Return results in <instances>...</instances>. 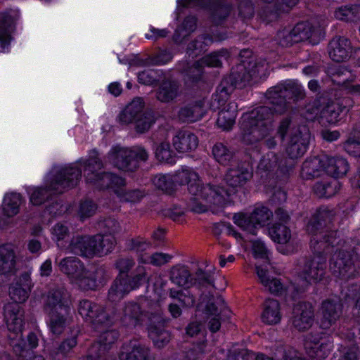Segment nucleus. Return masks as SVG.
Returning <instances> with one entry per match:
<instances>
[{
    "mask_svg": "<svg viewBox=\"0 0 360 360\" xmlns=\"http://www.w3.org/2000/svg\"><path fill=\"white\" fill-rule=\"evenodd\" d=\"M50 316V328L56 335H60L68 324V309L47 312Z\"/></svg>",
    "mask_w": 360,
    "mask_h": 360,
    "instance_id": "nucleus-49",
    "label": "nucleus"
},
{
    "mask_svg": "<svg viewBox=\"0 0 360 360\" xmlns=\"http://www.w3.org/2000/svg\"><path fill=\"white\" fill-rule=\"evenodd\" d=\"M115 193L120 198L121 201L129 202H136L144 196V192L139 189L125 191L120 188L115 190Z\"/></svg>",
    "mask_w": 360,
    "mask_h": 360,
    "instance_id": "nucleus-64",
    "label": "nucleus"
},
{
    "mask_svg": "<svg viewBox=\"0 0 360 360\" xmlns=\"http://www.w3.org/2000/svg\"><path fill=\"white\" fill-rule=\"evenodd\" d=\"M212 41V37L209 34H200L188 44L186 52L195 56L202 54Z\"/></svg>",
    "mask_w": 360,
    "mask_h": 360,
    "instance_id": "nucleus-48",
    "label": "nucleus"
},
{
    "mask_svg": "<svg viewBox=\"0 0 360 360\" xmlns=\"http://www.w3.org/2000/svg\"><path fill=\"white\" fill-rule=\"evenodd\" d=\"M335 17L340 20L356 21L360 20V5L342 6L335 11Z\"/></svg>",
    "mask_w": 360,
    "mask_h": 360,
    "instance_id": "nucleus-52",
    "label": "nucleus"
},
{
    "mask_svg": "<svg viewBox=\"0 0 360 360\" xmlns=\"http://www.w3.org/2000/svg\"><path fill=\"white\" fill-rule=\"evenodd\" d=\"M120 324L128 329H134L144 324V310L134 302L124 304L119 316Z\"/></svg>",
    "mask_w": 360,
    "mask_h": 360,
    "instance_id": "nucleus-17",
    "label": "nucleus"
},
{
    "mask_svg": "<svg viewBox=\"0 0 360 360\" xmlns=\"http://www.w3.org/2000/svg\"><path fill=\"white\" fill-rule=\"evenodd\" d=\"M170 321V319L164 316L162 309L158 303L153 304V307L144 310V323L148 332L164 328Z\"/></svg>",
    "mask_w": 360,
    "mask_h": 360,
    "instance_id": "nucleus-29",
    "label": "nucleus"
},
{
    "mask_svg": "<svg viewBox=\"0 0 360 360\" xmlns=\"http://www.w3.org/2000/svg\"><path fill=\"white\" fill-rule=\"evenodd\" d=\"M179 86L173 80L163 81L155 91L157 99L162 103H169L173 101L179 94Z\"/></svg>",
    "mask_w": 360,
    "mask_h": 360,
    "instance_id": "nucleus-37",
    "label": "nucleus"
},
{
    "mask_svg": "<svg viewBox=\"0 0 360 360\" xmlns=\"http://www.w3.org/2000/svg\"><path fill=\"white\" fill-rule=\"evenodd\" d=\"M68 249L75 255L92 258L96 255L95 236H74L68 245Z\"/></svg>",
    "mask_w": 360,
    "mask_h": 360,
    "instance_id": "nucleus-22",
    "label": "nucleus"
},
{
    "mask_svg": "<svg viewBox=\"0 0 360 360\" xmlns=\"http://www.w3.org/2000/svg\"><path fill=\"white\" fill-rule=\"evenodd\" d=\"M172 143L178 152L187 153L197 148L198 139L188 130H179L174 136Z\"/></svg>",
    "mask_w": 360,
    "mask_h": 360,
    "instance_id": "nucleus-30",
    "label": "nucleus"
},
{
    "mask_svg": "<svg viewBox=\"0 0 360 360\" xmlns=\"http://www.w3.org/2000/svg\"><path fill=\"white\" fill-rule=\"evenodd\" d=\"M119 335L118 330L115 329L107 330L103 332L99 335L98 340L94 343L100 345L101 349H104V354H105L117 340Z\"/></svg>",
    "mask_w": 360,
    "mask_h": 360,
    "instance_id": "nucleus-60",
    "label": "nucleus"
},
{
    "mask_svg": "<svg viewBox=\"0 0 360 360\" xmlns=\"http://www.w3.org/2000/svg\"><path fill=\"white\" fill-rule=\"evenodd\" d=\"M326 173L335 178L344 176L349 170L347 161L342 158H329L327 156Z\"/></svg>",
    "mask_w": 360,
    "mask_h": 360,
    "instance_id": "nucleus-45",
    "label": "nucleus"
},
{
    "mask_svg": "<svg viewBox=\"0 0 360 360\" xmlns=\"http://www.w3.org/2000/svg\"><path fill=\"white\" fill-rule=\"evenodd\" d=\"M125 185V179L110 172H104L101 176L100 181L97 187L100 189H105L108 188L117 187L120 189L122 186Z\"/></svg>",
    "mask_w": 360,
    "mask_h": 360,
    "instance_id": "nucleus-54",
    "label": "nucleus"
},
{
    "mask_svg": "<svg viewBox=\"0 0 360 360\" xmlns=\"http://www.w3.org/2000/svg\"><path fill=\"white\" fill-rule=\"evenodd\" d=\"M311 139V133L306 124L293 127L289 134L286 147V153L291 160L297 159L304 155L308 149Z\"/></svg>",
    "mask_w": 360,
    "mask_h": 360,
    "instance_id": "nucleus-11",
    "label": "nucleus"
},
{
    "mask_svg": "<svg viewBox=\"0 0 360 360\" xmlns=\"http://www.w3.org/2000/svg\"><path fill=\"white\" fill-rule=\"evenodd\" d=\"M274 114L270 107L262 105L244 117L241 123V141L246 145L259 142L272 130Z\"/></svg>",
    "mask_w": 360,
    "mask_h": 360,
    "instance_id": "nucleus-5",
    "label": "nucleus"
},
{
    "mask_svg": "<svg viewBox=\"0 0 360 360\" xmlns=\"http://www.w3.org/2000/svg\"><path fill=\"white\" fill-rule=\"evenodd\" d=\"M169 297L176 300L179 302L180 307L183 308L193 307L195 303V297L189 291L170 289Z\"/></svg>",
    "mask_w": 360,
    "mask_h": 360,
    "instance_id": "nucleus-58",
    "label": "nucleus"
},
{
    "mask_svg": "<svg viewBox=\"0 0 360 360\" xmlns=\"http://www.w3.org/2000/svg\"><path fill=\"white\" fill-rule=\"evenodd\" d=\"M327 257H304L296 264L297 278L292 284V297L302 295L311 285V281H321L326 274Z\"/></svg>",
    "mask_w": 360,
    "mask_h": 360,
    "instance_id": "nucleus-6",
    "label": "nucleus"
},
{
    "mask_svg": "<svg viewBox=\"0 0 360 360\" xmlns=\"http://www.w3.org/2000/svg\"><path fill=\"white\" fill-rule=\"evenodd\" d=\"M78 312L86 321L95 326H107L117 319L115 310L109 314L101 306L88 300H83L79 302Z\"/></svg>",
    "mask_w": 360,
    "mask_h": 360,
    "instance_id": "nucleus-12",
    "label": "nucleus"
},
{
    "mask_svg": "<svg viewBox=\"0 0 360 360\" xmlns=\"http://www.w3.org/2000/svg\"><path fill=\"white\" fill-rule=\"evenodd\" d=\"M333 218L334 214L332 211L327 208H319L309 219L307 226V232L311 236H314L321 233L333 231L334 230L328 228V225L333 221Z\"/></svg>",
    "mask_w": 360,
    "mask_h": 360,
    "instance_id": "nucleus-19",
    "label": "nucleus"
},
{
    "mask_svg": "<svg viewBox=\"0 0 360 360\" xmlns=\"http://www.w3.org/2000/svg\"><path fill=\"white\" fill-rule=\"evenodd\" d=\"M148 333L154 346L158 349L165 347L171 340V333L163 328H158L148 332Z\"/></svg>",
    "mask_w": 360,
    "mask_h": 360,
    "instance_id": "nucleus-56",
    "label": "nucleus"
},
{
    "mask_svg": "<svg viewBox=\"0 0 360 360\" xmlns=\"http://www.w3.org/2000/svg\"><path fill=\"white\" fill-rule=\"evenodd\" d=\"M155 157L160 162L173 164L175 162V153L171 149L170 144L162 142L155 148Z\"/></svg>",
    "mask_w": 360,
    "mask_h": 360,
    "instance_id": "nucleus-61",
    "label": "nucleus"
},
{
    "mask_svg": "<svg viewBox=\"0 0 360 360\" xmlns=\"http://www.w3.org/2000/svg\"><path fill=\"white\" fill-rule=\"evenodd\" d=\"M59 269L69 278L77 280L82 276L86 269L84 263L77 257H67L60 260Z\"/></svg>",
    "mask_w": 360,
    "mask_h": 360,
    "instance_id": "nucleus-33",
    "label": "nucleus"
},
{
    "mask_svg": "<svg viewBox=\"0 0 360 360\" xmlns=\"http://www.w3.org/2000/svg\"><path fill=\"white\" fill-rule=\"evenodd\" d=\"M67 294V290L63 287H56L50 290L44 304L46 311L68 309V307L65 304Z\"/></svg>",
    "mask_w": 360,
    "mask_h": 360,
    "instance_id": "nucleus-31",
    "label": "nucleus"
},
{
    "mask_svg": "<svg viewBox=\"0 0 360 360\" xmlns=\"http://www.w3.org/2000/svg\"><path fill=\"white\" fill-rule=\"evenodd\" d=\"M338 244L337 231L314 235L310 240V248L314 257H326Z\"/></svg>",
    "mask_w": 360,
    "mask_h": 360,
    "instance_id": "nucleus-18",
    "label": "nucleus"
},
{
    "mask_svg": "<svg viewBox=\"0 0 360 360\" xmlns=\"http://www.w3.org/2000/svg\"><path fill=\"white\" fill-rule=\"evenodd\" d=\"M237 105L236 103H229L226 107L219 111L217 124L224 130H229L235 123L237 115Z\"/></svg>",
    "mask_w": 360,
    "mask_h": 360,
    "instance_id": "nucleus-42",
    "label": "nucleus"
},
{
    "mask_svg": "<svg viewBox=\"0 0 360 360\" xmlns=\"http://www.w3.org/2000/svg\"><path fill=\"white\" fill-rule=\"evenodd\" d=\"M342 304L339 299H327L321 304V326L328 329L334 325L342 314Z\"/></svg>",
    "mask_w": 360,
    "mask_h": 360,
    "instance_id": "nucleus-21",
    "label": "nucleus"
},
{
    "mask_svg": "<svg viewBox=\"0 0 360 360\" xmlns=\"http://www.w3.org/2000/svg\"><path fill=\"white\" fill-rule=\"evenodd\" d=\"M199 300L201 303H207L205 310L206 313L210 316L229 317L231 311L226 307L224 300L221 296L217 295L214 297L210 292L208 294H204V292H202Z\"/></svg>",
    "mask_w": 360,
    "mask_h": 360,
    "instance_id": "nucleus-27",
    "label": "nucleus"
},
{
    "mask_svg": "<svg viewBox=\"0 0 360 360\" xmlns=\"http://www.w3.org/2000/svg\"><path fill=\"white\" fill-rule=\"evenodd\" d=\"M358 248L352 252L347 250L336 252L330 260V269L333 275L342 279L352 276L354 271V256L358 255Z\"/></svg>",
    "mask_w": 360,
    "mask_h": 360,
    "instance_id": "nucleus-14",
    "label": "nucleus"
},
{
    "mask_svg": "<svg viewBox=\"0 0 360 360\" xmlns=\"http://www.w3.org/2000/svg\"><path fill=\"white\" fill-rule=\"evenodd\" d=\"M265 98L273 104L271 108L274 115H283L292 109V103L303 100L305 91L297 82L287 80L269 88L264 93Z\"/></svg>",
    "mask_w": 360,
    "mask_h": 360,
    "instance_id": "nucleus-7",
    "label": "nucleus"
},
{
    "mask_svg": "<svg viewBox=\"0 0 360 360\" xmlns=\"http://www.w3.org/2000/svg\"><path fill=\"white\" fill-rule=\"evenodd\" d=\"M155 117L151 110H145L134 122L135 129L139 133H144L148 131L155 122Z\"/></svg>",
    "mask_w": 360,
    "mask_h": 360,
    "instance_id": "nucleus-63",
    "label": "nucleus"
},
{
    "mask_svg": "<svg viewBox=\"0 0 360 360\" xmlns=\"http://www.w3.org/2000/svg\"><path fill=\"white\" fill-rule=\"evenodd\" d=\"M84 174L87 183L98 184L101 176L104 172H100L103 167V163L96 156L89 158L84 163Z\"/></svg>",
    "mask_w": 360,
    "mask_h": 360,
    "instance_id": "nucleus-35",
    "label": "nucleus"
},
{
    "mask_svg": "<svg viewBox=\"0 0 360 360\" xmlns=\"http://www.w3.org/2000/svg\"><path fill=\"white\" fill-rule=\"evenodd\" d=\"M114 266L119 273L108 291V298L111 302L122 299L129 292L149 282L150 276L143 266H138L129 274L135 266V260L131 257H120Z\"/></svg>",
    "mask_w": 360,
    "mask_h": 360,
    "instance_id": "nucleus-2",
    "label": "nucleus"
},
{
    "mask_svg": "<svg viewBox=\"0 0 360 360\" xmlns=\"http://www.w3.org/2000/svg\"><path fill=\"white\" fill-rule=\"evenodd\" d=\"M193 278V285L196 286L199 290H202L208 286L214 287V279L208 272L201 269H198L194 274Z\"/></svg>",
    "mask_w": 360,
    "mask_h": 360,
    "instance_id": "nucleus-62",
    "label": "nucleus"
},
{
    "mask_svg": "<svg viewBox=\"0 0 360 360\" xmlns=\"http://www.w3.org/2000/svg\"><path fill=\"white\" fill-rule=\"evenodd\" d=\"M294 39L297 43L309 39L314 32V28L309 22H298L293 28Z\"/></svg>",
    "mask_w": 360,
    "mask_h": 360,
    "instance_id": "nucleus-57",
    "label": "nucleus"
},
{
    "mask_svg": "<svg viewBox=\"0 0 360 360\" xmlns=\"http://www.w3.org/2000/svg\"><path fill=\"white\" fill-rule=\"evenodd\" d=\"M273 217L272 212L266 207H257L250 214L237 213L233 216L236 224L244 231L257 234V230L265 226Z\"/></svg>",
    "mask_w": 360,
    "mask_h": 360,
    "instance_id": "nucleus-9",
    "label": "nucleus"
},
{
    "mask_svg": "<svg viewBox=\"0 0 360 360\" xmlns=\"http://www.w3.org/2000/svg\"><path fill=\"white\" fill-rule=\"evenodd\" d=\"M200 6L209 8L212 11V18L214 23L219 24L226 19L231 11L228 4H224L219 0H179L177 7L178 18L182 9L188 7Z\"/></svg>",
    "mask_w": 360,
    "mask_h": 360,
    "instance_id": "nucleus-13",
    "label": "nucleus"
},
{
    "mask_svg": "<svg viewBox=\"0 0 360 360\" xmlns=\"http://www.w3.org/2000/svg\"><path fill=\"white\" fill-rule=\"evenodd\" d=\"M7 324V341L16 356L25 360L30 355V350L38 345L39 339L34 333H30L27 342L22 338V311L17 304L8 305L5 309Z\"/></svg>",
    "mask_w": 360,
    "mask_h": 360,
    "instance_id": "nucleus-3",
    "label": "nucleus"
},
{
    "mask_svg": "<svg viewBox=\"0 0 360 360\" xmlns=\"http://www.w3.org/2000/svg\"><path fill=\"white\" fill-rule=\"evenodd\" d=\"M353 106V101L349 97H344L336 101L328 102L320 112L322 122L335 124L346 115Z\"/></svg>",
    "mask_w": 360,
    "mask_h": 360,
    "instance_id": "nucleus-15",
    "label": "nucleus"
},
{
    "mask_svg": "<svg viewBox=\"0 0 360 360\" xmlns=\"http://www.w3.org/2000/svg\"><path fill=\"white\" fill-rule=\"evenodd\" d=\"M108 158L118 169L134 172L139 167V160L146 162L148 160V153L141 147L130 149L117 146L111 149Z\"/></svg>",
    "mask_w": 360,
    "mask_h": 360,
    "instance_id": "nucleus-8",
    "label": "nucleus"
},
{
    "mask_svg": "<svg viewBox=\"0 0 360 360\" xmlns=\"http://www.w3.org/2000/svg\"><path fill=\"white\" fill-rule=\"evenodd\" d=\"M252 176V167L246 161L241 162L236 167L229 169L224 179L229 188L225 189L222 187L228 193L225 195V205L226 204L228 197L236 193L238 189L241 188Z\"/></svg>",
    "mask_w": 360,
    "mask_h": 360,
    "instance_id": "nucleus-10",
    "label": "nucleus"
},
{
    "mask_svg": "<svg viewBox=\"0 0 360 360\" xmlns=\"http://www.w3.org/2000/svg\"><path fill=\"white\" fill-rule=\"evenodd\" d=\"M271 239L279 244H286L291 238L290 230L281 223H276L269 228Z\"/></svg>",
    "mask_w": 360,
    "mask_h": 360,
    "instance_id": "nucleus-50",
    "label": "nucleus"
},
{
    "mask_svg": "<svg viewBox=\"0 0 360 360\" xmlns=\"http://www.w3.org/2000/svg\"><path fill=\"white\" fill-rule=\"evenodd\" d=\"M108 280L105 269L98 267L92 273H89L86 269L82 276L75 281L77 285L84 290H96L103 286Z\"/></svg>",
    "mask_w": 360,
    "mask_h": 360,
    "instance_id": "nucleus-23",
    "label": "nucleus"
},
{
    "mask_svg": "<svg viewBox=\"0 0 360 360\" xmlns=\"http://www.w3.org/2000/svg\"><path fill=\"white\" fill-rule=\"evenodd\" d=\"M314 321V309L309 302L300 301L294 304L292 322L300 331L309 329Z\"/></svg>",
    "mask_w": 360,
    "mask_h": 360,
    "instance_id": "nucleus-16",
    "label": "nucleus"
},
{
    "mask_svg": "<svg viewBox=\"0 0 360 360\" xmlns=\"http://www.w3.org/2000/svg\"><path fill=\"white\" fill-rule=\"evenodd\" d=\"M215 160L223 165H229L235 158V153L221 143H217L212 148Z\"/></svg>",
    "mask_w": 360,
    "mask_h": 360,
    "instance_id": "nucleus-51",
    "label": "nucleus"
},
{
    "mask_svg": "<svg viewBox=\"0 0 360 360\" xmlns=\"http://www.w3.org/2000/svg\"><path fill=\"white\" fill-rule=\"evenodd\" d=\"M144 103L141 98H134L121 112L119 116L120 122L123 124L134 122L141 115L143 110Z\"/></svg>",
    "mask_w": 360,
    "mask_h": 360,
    "instance_id": "nucleus-34",
    "label": "nucleus"
},
{
    "mask_svg": "<svg viewBox=\"0 0 360 360\" xmlns=\"http://www.w3.org/2000/svg\"><path fill=\"white\" fill-rule=\"evenodd\" d=\"M150 349L137 340H131L124 343L119 354L120 360H148Z\"/></svg>",
    "mask_w": 360,
    "mask_h": 360,
    "instance_id": "nucleus-25",
    "label": "nucleus"
},
{
    "mask_svg": "<svg viewBox=\"0 0 360 360\" xmlns=\"http://www.w3.org/2000/svg\"><path fill=\"white\" fill-rule=\"evenodd\" d=\"M81 176L82 171L77 167L53 169L48 175L45 186L34 190L30 195V202L34 205L43 204L53 195L63 193L66 188L76 186Z\"/></svg>",
    "mask_w": 360,
    "mask_h": 360,
    "instance_id": "nucleus-4",
    "label": "nucleus"
},
{
    "mask_svg": "<svg viewBox=\"0 0 360 360\" xmlns=\"http://www.w3.org/2000/svg\"><path fill=\"white\" fill-rule=\"evenodd\" d=\"M171 281L179 287L188 288L193 285V278L187 267L184 266H174L169 272Z\"/></svg>",
    "mask_w": 360,
    "mask_h": 360,
    "instance_id": "nucleus-44",
    "label": "nucleus"
},
{
    "mask_svg": "<svg viewBox=\"0 0 360 360\" xmlns=\"http://www.w3.org/2000/svg\"><path fill=\"white\" fill-rule=\"evenodd\" d=\"M331 346L326 342H313L307 340L304 342V349L311 359L323 360L330 354Z\"/></svg>",
    "mask_w": 360,
    "mask_h": 360,
    "instance_id": "nucleus-40",
    "label": "nucleus"
},
{
    "mask_svg": "<svg viewBox=\"0 0 360 360\" xmlns=\"http://www.w3.org/2000/svg\"><path fill=\"white\" fill-rule=\"evenodd\" d=\"M31 288L30 276L27 273L22 274L9 287V296L13 301V303H10L4 307V309L8 305L17 304L20 310L23 312L20 303H22L29 297V292Z\"/></svg>",
    "mask_w": 360,
    "mask_h": 360,
    "instance_id": "nucleus-20",
    "label": "nucleus"
},
{
    "mask_svg": "<svg viewBox=\"0 0 360 360\" xmlns=\"http://www.w3.org/2000/svg\"><path fill=\"white\" fill-rule=\"evenodd\" d=\"M22 204V197L19 193H10L5 195L3 204V213L7 217L15 216L20 210Z\"/></svg>",
    "mask_w": 360,
    "mask_h": 360,
    "instance_id": "nucleus-46",
    "label": "nucleus"
},
{
    "mask_svg": "<svg viewBox=\"0 0 360 360\" xmlns=\"http://www.w3.org/2000/svg\"><path fill=\"white\" fill-rule=\"evenodd\" d=\"M280 304L276 300L267 299L264 303L262 319L264 323L269 325L278 323L281 321Z\"/></svg>",
    "mask_w": 360,
    "mask_h": 360,
    "instance_id": "nucleus-38",
    "label": "nucleus"
},
{
    "mask_svg": "<svg viewBox=\"0 0 360 360\" xmlns=\"http://www.w3.org/2000/svg\"><path fill=\"white\" fill-rule=\"evenodd\" d=\"M333 183L336 184L335 181ZM313 191L319 198H329L336 193V185H333V182L328 180H323L314 185Z\"/></svg>",
    "mask_w": 360,
    "mask_h": 360,
    "instance_id": "nucleus-59",
    "label": "nucleus"
},
{
    "mask_svg": "<svg viewBox=\"0 0 360 360\" xmlns=\"http://www.w3.org/2000/svg\"><path fill=\"white\" fill-rule=\"evenodd\" d=\"M153 185L167 194L172 195L176 189L174 181L169 175L158 174L152 179Z\"/></svg>",
    "mask_w": 360,
    "mask_h": 360,
    "instance_id": "nucleus-53",
    "label": "nucleus"
},
{
    "mask_svg": "<svg viewBox=\"0 0 360 360\" xmlns=\"http://www.w3.org/2000/svg\"><path fill=\"white\" fill-rule=\"evenodd\" d=\"M204 115V102L201 100L189 103L179 111V117L183 122H194Z\"/></svg>",
    "mask_w": 360,
    "mask_h": 360,
    "instance_id": "nucleus-36",
    "label": "nucleus"
},
{
    "mask_svg": "<svg viewBox=\"0 0 360 360\" xmlns=\"http://www.w3.org/2000/svg\"><path fill=\"white\" fill-rule=\"evenodd\" d=\"M14 30V22L11 15L0 14V52L9 44L11 39V34Z\"/></svg>",
    "mask_w": 360,
    "mask_h": 360,
    "instance_id": "nucleus-43",
    "label": "nucleus"
},
{
    "mask_svg": "<svg viewBox=\"0 0 360 360\" xmlns=\"http://www.w3.org/2000/svg\"><path fill=\"white\" fill-rule=\"evenodd\" d=\"M242 63L243 65L240 70L232 72L229 75L238 89H243L249 84L253 77L259 74L260 68H262V65L256 63L251 65L252 61L248 62V66L245 65L246 60H242Z\"/></svg>",
    "mask_w": 360,
    "mask_h": 360,
    "instance_id": "nucleus-24",
    "label": "nucleus"
},
{
    "mask_svg": "<svg viewBox=\"0 0 360 360\" xmlns=\"http://www.w3.org/2000/svg\"><path fill=\"white\" fill-rule=\"evenodd\" d=\"M15 266V254L11 245L0 246V274L11 272Z\"/></svg>",
    "mask_w": 360,
    "mask_h": 360,
    "instance_id": "nucleus-39",
    "label": "nucleus"
},
{
    "mask_svg": "<svg viewBox=\"0 0 360 360\" xmlns=\"http://www.w3.org/2000/svg\"><path fill=\"white\" fill-rule=\"evenodd\" d=\"M279 157L274 152H269L264 155L260 160L256 173L261 176V178H266L274 173L277 169Z\"/></svg>",
    "mask_w": 360,
    "mask_h": 360,
    "instance_id": "nucleus-41",
    "label": "nucleus"
},
{
    "mask_svg": "<svg viewBox=\"0 0 360 360\" xmlns=\"http://www.w3.org/2000/svg\"><path fill=\"white\" fill-rule=\"evenodd\" d=\"M115 243V239L113 237H106L100 234L95 235L96 255H107L111 252Z\"/></svg>",
    "mask_w": 360,
    "mask_h": 360,
    "instance_id": "nucleus-55",
    "label": "nucleus"
},
{
    "mask_svg": "<svg viewBox=\"0 0 360 360\" xmlns=\"http://www.w3.org/2000/svg\"><path fill=\"white\" fill-rule=\"evenodd\" d=\"M235 89L236 87L230 75L224 77L218 85L215 94L212 96L211 106L215 109L224 105Z\"/></svg>",
    "mask_w": 360,
    "mask_h": 360,
    "instance_id": "nucleus-32",
    "label": "nucleus"
},
{
    "mask_svg": "<svg viewBox=\"0 0 360 360\" xmlns=\"http://www.w3.org/2000/svg\"><path fill=\"white\" fill-rule=\"evenodd\" d=\"M327 155L314 156L306 160L302 167L301 176L305 179H313L326 172Z\"/></svg>",
    "mask_w": 360,
    "mask_h": 360,
    "instance_id": "nucleus-26",
    "label": "nucleus"
},
{
    "mask_svg": "<svg viewBox=\"0 0 360 360\" xmlns=\"http://www.w3.org/2000/svg\"><path fill=\"white\" fill-rule=\"evenodd\" d=\"M352 51L350 41L345 37H335L328 44V53L330 58L340 63L347 59Z\"/></svg>",
    "mask_w": 360,
    "mask_h": 360,
    "instance_id": "nucleus-28",
    "label": "nucleus"
},
{
    "mask_svg": "<svg viewBox=\"0 0 360 360\" xmlns=\"http://www.w3.org/2000/svg\"><path fill=\"white\" fill-rule=\"evenodd\" d=\"M326 72L332 82L338 86L346 84L352 77L350 71L346 67L340 65L329 66Z\"/></svg>",
    "mask_w": 360,
    "mask_h": 360,
    "instance_id": "nucleus-47",
    "label": "nucleus"
},
{
    "mask_svg": "<svg viewBox=\"0 0 360 360\" xmlns=\"http://www.w3.org/2000/svg\"><path fill=\"white\" fill-rule=\"evenodd\" d=\"M180 185L188 184V191L192 195L188 203L191 211L202 213L211 210L217 212L225 205V195L222 186L218 185H202L196 172L188 169H182L174 175V180Z\"/></svg>",
    "mask_w": 360,
    "mask_h": 360,
    "instance_id": "nucleus-1",
    "label": "nucleus"
}]
</instances>
